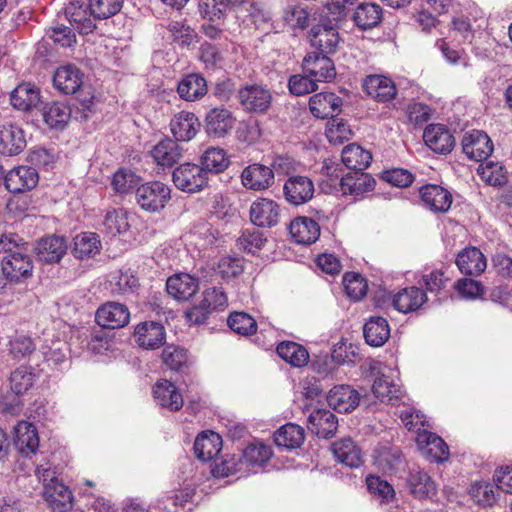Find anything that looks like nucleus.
I'll list each match as a JSON object with an SVG mask.
<instances>
[{"instance_id": "64", "label": "nucleus", "mask_w": 512, "mask_h": 512, "mask_svg": "<svg viewBox=\"0 0 512 512\" xmlns=\"http://www.w3.org/2000/svg\"><path fill=\"white\" fill-rule=\"evenodd\" d=\"M202 302L211 312L224 310L228 305L226 293L219 287L206 289L203 294Z\"/></svg>"}, {"instance_id": "40", "label": "nucleus", "mask_w": 512, "mask_h": 512, "mask_svg": "<svg viewBox=\"0 0 512 512\" xmlns=\"http://www.w3.org/2000/svg\"><path fill=\"white\" fill-rule=\"evenodd\" d=\"M342 163L351 170L364 171L372 161V155L357 144H350L343 148Z\"/></svg>"}, {"instance_id": "63", "label": "nucleus", "mask_w": 512, "mask_h": 512, "mask_svg": "<svg viewBox=\"0 0 512 512\" xmlns=\"http://www.w3.org/2000/svg\"><path fill=\"white\" fill-rule=\"evenodd\" d=\"M288 87L290 92L296 96L306 95L318 89L317 82L307 74L291 76Z\"/></svg>"}, {"instance_id": "48", "label": "nucleus", "mask_w": 512, "mask_h": 512, "mask_svg": "<svg viewBox=\"0 0 512 512\" xmlns=\"http://www.w3.org/2000/svg\"><path fill=\"white\" fill-rule=\"evenodd\" d=\"M24 130H0V153L12 156L26 147Z\"/></svg>"}, {"instance_id": "34", "label": "nucleus", "mask_w": 512, "mask_h": 512, "mask_svg": "<svg viewBox=\"0 0 512 512\" xmlns=\"http://www.w3.org/2000/svg\"><path fill=\"white\" fill-rule=\"evenodd\" d=\"M426 300L427 296L422 289L409 287L394 296L393 306L399 312L408 313L419 309Z\"/></svg>"}, {"instance_id": "54", "label": "nucleus", "mask_w": 512, "mask_h": 512, "mask_svg": "<svg viewBox=\"0 0 512 512\" xmlns=\"http://www.w3.org/2000/svg\"><path fill=\"white\" fill-rule=\"evenodd\" d=\"M124 0H90L89 10L95 19L105 20L120 12Z\"/></svg>"}, {"instance_id": "35", "label": "nucleus", "mask_w": 512, "mask_h": 512, "mask_svg": "<svg viewBox=\"0 0 512 512\" xmlns=\"http://www.w3.org/2000/svg\"><path fill=\"white\" fill-rule=\"evenodd\" d=\"M332 450L337 460L348 467L356 468L362 464L361 449L351 438H344L333 443Z\"/></svg>"}, {"instance_id": "41", "label": "nucleus", "mask_w": 512, "mask_h": 512, "mask_svg": "<svg viewBox=\"0 0 512 512\" xmlns=\"http://www.w3.org/2000/svg\"><path fill=\"white\" fill-rule=\"evenodd\" d=\"M101 241L93 232H83L74 238L73 255L77 259L92 258L100 252Z\"/></svg>"}, {"instance_id": "18", "label": "nucleus", "mask_w": 512, "mask_h": 512, "mask_svg": "<svg viewBox=\"0 0 512 512\" xmlns=\"http://www.w3.org/2000/svg\"><path fill=\"white\" fill-rule=\"evenodd\" d=\"M326 397L329 406L341 413L354 410L360 400L359 393L349 385L333 387Z\"/></svg>"}, {"instance_id": "4", "label": "nucleus", "mask_w": 512, "mask_h": 512, "mask_svg": "<svg viewBox=\"0 0 512 512\" xmlns=\"http://www.w3.org/2000/svg\"><path fill=\"white\" fill-rule=\"evenodd\" d=\"M95 320L103 328L118 329L128 324L130 312L122 303L107 302L97 309Z\"/></svg>"}, {"instance_id": "61", "label": "nucleus", "mask_w": 512, "mask_h": 512, "mask_svg": "<svg viewBox=\"0 0 512 512\" xmlns=\"http://www.w3.org/2000/svg\"><path fill=\"white\" fill-rule=\"evenodd\" d=\"M343 282L347 295L351 299L360 300L366 295L367 283L361 275L356 273H346Z\"/></svg>"}, {"instance_id": "42", "label": "nucleus", "mask_w": 512, "mask_h": 512, "mask_svg": "<svg viewBox=\"0 0 512 512\" xmlns=\"http://www.w3.org/2000/svg\"><path fill=\"white\" fill-rule=\"evenodd\" d=\"M277 354L293 367H303L309 361L306 348L293 341H283L276 348Z\"/></svg>"}, {"instance_id": "2", "label": "nucleus", "mask_w": 512, "mask_h": 512, "mask_svg": "<svg viewBox=\"0 0 512 512\" xmlns=\"http://www.w3.org/2000/svg\"><path fill=\"white\" fill-rule=\"evenodd\" d=\"M170 188L161 181H149L135 190V200L139 207L154 213L161 211L171 198Z\"/></svg>"}, {"instance_id": "58", "label": "nucleus", "mask_w": 512, "mask_h": 512, "mask_svg": "<svg viewBox=\"0 0 512 512\" xmlns=\"http://www.w3.org/2000/svg\"><path fill=\"white\" fill-rule=\"evenodd\" d=\"M455 290L458 294L468 300L481 298L485 293L484 286L472 278H461L454 284Z\"/></svg>"}, {"instance_id": "49", "label": "nucleus", "mask_w": 512, "mask_h": 512, "mask_svg": "<svg viewBox=\"0 0 512 512\" xmlns=\"http://www.w3.org/2000/svg\"><path fill=\"white\" fill-rule=\"evenodd\" d=\"M272 454L270 446L264 443L254 442L243 450L242 457L239 461L240 463H245L247 466L261 467L270 460Z\"/></svg>"}, {"instance_id": "12", "label": "nucleus", "mask_w": 512, "mask_h": 512, "mask_svg": "<svg viewBox=\"0 0 512 512\" xmlns=\"http://www.w3.org/2000/svg\"><path fill=\"white\" fill-rule=\"evenodd\" d=\"M406 484L410 494L419 500L431 499L437 494V486L427 472L419 467L409 470Z\"/></svg>"}, {"instance_id": "43", "label": "nucleus", "mask_w": 512, "mask_h": 512, "mask_svg": "<svg viewBox=\"0 0 512 512\" xmlns=\"http://www.w3.org/2000/svg\"><path fill=\"white\" fill-rule=\"evenodd\" d=\"M200 167H203L206 176L208 173L219 174L226 170L229 159L226 151L219 147H209L200 157Z\"/></svg>"}, {"instance_id": "30", "label": "nucleus", "mask_w": 512, "mask_h": 512, "mask_svg": "<svg viewBox=\"0 0 512 512\" xmlns=\"http://www.w3.org/2000/svg\"><path fill=\"white\" fill-rule=\"evenodd\" d=\"M375 464L384 473L394 474L405 467L402 451L395 446H382L377 450Z\"/></svg>"}, {"instance_id": "15", "label": "nucleus", "mask_w": 512, "mask_h": 512, "mask_svg": "<svg viewBox=\"0 0 512 512\" xmlns=\"http://www.w3.org/2000/svg\"><path fill=\"white\" fill-rule=\"evenodd\" d=\"M342 99L334 93H317L310 97L311 113L320 119L333 118L341 112Z\"/></svg>"}, {"instance_id": "7", "label": "nucleus", "mask_w": 512, "mask_h": 512, "mask_svg": "<svg viewBox=\"0 0 512 512\" xmlns=\"http://www.w3.org/2000/svg\"><path fill=\"white\" fill-rule=\"evenodd\" d=\"M250 220L251 222L262 228H272L280 221V207L279 205L267 198H259L254 201L250 206Z\"/></svg>"}, {"instance_id": "26", "label": "nucleus", "mask_w": 512, "mask_h": 512, "mask_svg": "<svg viewBox=\"0 0 512 512\" xmlns=\"http://www.w3.org/2000/svg\"><path fill=\"white\" fill-rule=\"evenodd\" d=\"M289 232L296 243L310 245L320 236L319 224L308 217H298L289 225Z\"/></svg>"}, {"instance_id": "59", "label": "nucleus", "mask_w": 512, "mask_h": 512, "mask_svg": "<svg viewBox=\"0 0 512 512\" xmlns=\"http://www.w3.org/2000/svg\"><path fill=\"white\" fill-rule=\"evenodd\" d=\"M473 500L482 506H491L496 501L494 486L488 482H476L469 491Z\"/></svg>"}, {"instance_id": "17", "label": "nucleus", "mask_w": 512, "mask_h": 512, "mask_svg": "<svg viewBox=\"0 0 512 512\" xmlns=\"http://www.w3.org/2000/svg\"><path fill=\"white\" fill-rule=\"evenodd\" d=\"M208 92L206 79L199 73L184 75L177 85L179 97L188 102L202 99Z\"/></svg>"}, {"instance_id": "5", "label": "nucleus", "mask_w": 512, "mask_h": 512, "mask_svg": "<svg viewBox=\"0 0 512 512\" xmlns=\"http://www.w3.org/2000/svg\"><path fill=\"white\" fill-rule=\"evenodd\" d=\"M39 181L37 170L31 166H18L4 177L6 189L11 193H24L35 188Z\"/></svg>"}, {"instance_id": "20", "label": "nucleus", "mask_w": 512, "mask_h": 512, "mask_svg": "<svg viewBox=\"0 0 512 512\" xmlns=\"http://www.w3.org/2000/svg\"><path fill=\"white\" fill-rule=\"evenodd\" d=\"M310 431L321 438H331L335 435L338 428V419L336 415L326 409L314 410L308 418Z\"/></svg>"}, {"instance_id": "27", "label": "nucleus", "mask_w": 512, "mask_h": 512, "mask_svg": "<svg viewBox=\"0 0 512 512\" xmlns=\"http://www.w3.org/2000/svg\"><path fill=\"white\" fill-rule=\"evenodd\" d=\"M245 187L253 190L268 188L274 180L273 171L262 164H252L246 167L241 175Z\"/></svg>"}, {"instance_id": "9", "label": "nucleus", "mask_w": 512, "mask_h": 512, "mask_svg": "<svg viewBox=\"0 0 512 512\" xmlns=\"http://www.w3.org/2000/svg\"><path fill=\"white\" fill-rule=\"evenodd\" d=\"M462 150L475 161L486 160L493 152V143L483 130H472L462 139Z\"/></svg>"}, {"instance_id": "24", "label": "nucleus", "mask_w": 512, "mask_h": 512, "mask_svg": "<svg viewBox=\"0 0 512 512\" xmlns=\"http://www.w3.org/2000/svg\"><path fill=\"white\" fill-rule=\"evenodd\" d=\"M420 196L427 207L435 212H446L452 204V195L445 188L428 184L420 188Z\"/></svg>"}, {"instance_id": "47", "label": "nucleus", "mask_w": 512, "mask_h": 512, "mask_svg": "<svg viewBox=\"0 0 512 512\" xmlns=\"http://www.w3.org/2000/svg\"><path fill=\"white\" fill-rule=\"evenodd\" d=\"M65 15L69 20L70 24L80 33L89 34L96 28L95 23L87 15V11L83 4L71 3L69 7L65 9Z\"/></svg>"}, {"instance_id": "46", "label": "nucleus", "mask_w": 512, "mask_h": 512, "mask_svg": "<svg viewBox=\"0 0 512 512\" xmlns=\"http://www.w3.org/2000/svg\"><path fill=\"white\" fill-rule=\"evenodd\" d=\"M409 122L415 126L425 128H443L440 124L429 123L435 114V110L429 105L421 102H413L407 106L406 110Z\"/></svg>"}, {"instance_id": "39", "label": "nucleus", "mask_w": 512, "mask_h": 512, "mask_svg": "<svg viewBox=\"0 0 512 512\" xmlns=\"http://www.w3.org/2000/svg\"><path fill=\"white\" fill-rule=\"evenodd\" d=\"M304 439V429L292 423L280 427L274 433L275 444L288 450L299 448L303 444Z\"/></svg>"}, {"instance_id": "28", "label": "nucleus", "mask_w": 512, "mask_h": 512, "mask_svg": "<svg viewBox=\"0 0 512 512\" xmlns=\"http://www.w3.org/2000/svg\"><path fill=\"white\" fill-rule=\"evenodd\" d=\"M40 90L31 83L19 84L11 93V105L20 111L28 112L40 102Z\"/></svg>"}, {"instance_id": "45", "label": "nucleus", "mask_w": 512, "mask_h": 512, "mask_svg": "<svg viewBox=\"0 0 512 512\" xmlns=\"http://www.w3.org/2000/svg\"><path fill=\"white\" fill-rule=\"evenodd\" d=\"M372 392L381 402L392 405H395L402 395L400 388L385 375L375 378L372 385Z\"/></svg>"}, {"instance_id": "57", "label": "nucleus", "mask_w": 512, "mask_h": 512, "mask_svg": "<svg viewBox=\"0 0 512 512\" xmlns=\"http://www.w3.org/2000/svg\"><path fill=\"white\" fill-rule=\"evenodd\" d=\"M266 242L263 233L256 229H246L237 240L239 249L248 253H256L261 250Z\"/></svg>"}, {"instance_id": "50", "label": "nucleus", "mask_w": 512, "mask_h": 512, "mask_svg": "<svg viewBox=\"0 0 512 512\" xmlns=\"http://www.w3.org/2000/svg\"><path fill=\"white\" fill-rule=\"evenodd\" d=\"M41 114L44 122L50 128H55L67 124L71 116V109L64 103L52 102L43 107Z\"/></svg>"}, {"instance_id": "21", "label": "nucleus", "mask_w": 512, "mask_h": 512, "mask_svg": "<svg viewBox=\"0 0 512 512\" xmlns=\"http://www.w3.org/2000/svg\"><path fill=\"white\" fill-rule=\"evenodd\" d=\"M53 83L63 94H75L83 86V73L76 66H62L56 70Z\"/></svg>"}, {"instance_id": "13", "label": "nucleus", "mask_w": 512, "mask_h": 512, "mask_svg": "<svg viewBox=\"0 0 512 512\" xmlns=\"http://www.w3.org/2000/svg\"><path fill=\"white\" fill-rule=\"evenodd\" d=\"M311 44L320 54L329 55L337 51L340 37L331 24H318L311 29Z\"/></svg>"}, {"instance_id": "14", "label": "nucleus", "mask_w": 512, "mask_h": 512, "mask_svg": "<svg viewBox=\"0 0 512 512\" xmlns=\"http://www.w3.org/2000/svg\"><path fill=\"white\" fill-rule=\"evenodd\" d=\"M43 496L49 508L54 512H68L72 509V492L62 482L45 484Z\"/></svg>"}, {"instance_id": "56", "label": "nucleus", "mask_w": 512, "mask_h": 512, "mask_svg": "<svg viewBox=\"0 0 512 512\" xmlns=\"http://www.w3.org/2000/svg\"><path fill=\"white\" fill-rule=\"evenodd\" d=\"M477 172L481 179L489 185L502 186L507 182L504 168L499 163L489 161L485 165H480Z\"/></svg>"}, {"instance_id": "37", "label": "nucleus", "mask_w": 512, "mask_h": 512, "mask_svg": "<svg viewBox=\"0 0 512 512\" xmlns=\"http://www.w3.org/2000/svg\"><path fill=\"white\" fill-rule=\"evenodd\" d=\"M425 144L434 152L448 154L456 144L451 130H423Z\"/></svg>"}, {"instance_id": "11", "label": "nucleus", "mask_w": 512, "mask_h": 512, "mask_svg": "<svg viewBox=\"0 0 512 512\" xmlns=\"http://www.w3.org/2000/svg\"><path fill=\"white\" fill-rule=\"evenodd\" d=\"M134 338L140 347L154 350L164 344L166 338L165 328L159 322L145 321L136 326Z\"/></svg>"}, {"instance_id": "29", "label": "nucleus", "mask_w": 512, "mask_h": 512, "mask_svg": "<svg viewBox=\"0 0 512 512\" xmlns=\"http://www.w3.org/2000/svg\"><path fill=\"white\" fill-rule=\"evenodd\" d=\"M366 343L372 347H381L390 337L388 321L380 316H371L363 326Z\"/></svg>"}, {"instance_id": "52", "label": "nucleus", "mask_w": 512, "mask_h": 512, "mask_svg": "<svg viewBox=\"0 0 512 512\" xmlns=\"http://www.w3.org/2000/svg\"><path fill=\"white\" fill-rule=\"evenodd\" d=\"M227 324L232 331L243 336L253 335L257 331L256 320L245 312H232L227 319Z\"/></svg>"}, {"instance_id": "53", "label": "nucleus", "mask_w": 512, "mask_h": 512, "mask_svg": "<svg viewBox=\"0 0 512 512\" xmlns=\"http://www.w3.org/2000/svg\"><path fill=\"white\" fill-rule=\"evenodd\" d=\"M367 489L381 503H389L395 498L393 486L377 475H369L366 478Z\"/></svg>"}, {"instance_id": "44", "label": "nucleus", "mask_w": 512, "mask_h": 512, "mask_svg": "<svg viewBox=\"0 0 512 512\" xmlns=\"http://www.w3.org/2000/svg\"><path fill=\"white\" fill-rule=\"evenodd\" d=\"M381 19L382 8L375 3L360 4L353 14L355 24L362 30L377 26Z\"/></svg>"}, {"instance_id": "25", "label": "nucleus", "mask_w": 512, "mask_h": 512, "mask_svg": "<svg viewBox=\"0 0 512 512\" xmlns=\"http://www.w3.org/2000/svg\"><path fill=\"white\" fill-rule=\"evenodd\" d=\"M166 289L175 299L188 300L198 291L199 281L189 274L180 273L168 278Z\"/></svg>"}, {"instance_id": "38", "label": "nucleus", "mask_w": 512, "mask_h": 512, "mask_svg": "<svg viewBox=\"0 0 512 512\" xmlns=\"http://www.w3.org/2000/svg\"><path fill=\"white\" fill-rule=\"evenodd\" d=\"M152 156L158 165L171 167L180 160L182 148L173 139L166 138L154 147Z\"/></svg>"}, {"instance_id": "51", "label": "nucleus", "mask_w": 512, "mask_h": 512, "mask_svg": "<svg viewBox=\"0 0 512 512\" xmlns=\"http://www.w3.org/2000/svg\"><path fill=\"white\" fill-rule=\"evenodd\" d=\"M162 361L167 368L176 372H185L190 365L187 350L172 345L163 349Z\"/></svg>"}, {"instance_id": "36", "label": "nucleus", "mask_w": 512, "mask_h": 512, "mask_svg": "<svg viewBox=\"0 0 512 512\" xmlns=\"http://www.w3.org/2000/svg\"><path fill=\"white\" fill-rule=\"evenodd\" d=\"M384 83V102L391 101L397 94L395 83L388 77L382 75H369L363 80L362 87L366 94L372 99H381L379 94L380 85Z\"/></svg>"}, {"instance_id": "16", "label": "nucleus", "mask_w": 512, "mask_h": 512, "mask_svg": "<svg viewBox=\"0 0 512 512\" xmlns=\"http://www.w3.org/2000/svg\"><path fill=\"white\" fill-rule=\"evenodd\" d=\"M14 445L17 451L23 456H30L36 453L39 447V437L35 426L26 421H20L14 428Z\"/></svg>"}, {"instance_id": "19", "label": "nucleus", "mask_w": 512, "mask_h": 512, "mask_svg": "<svg viewBox=\"0 0 512 512\" xmlns=\"http://www.w3.org/2000/svg\"><path fill=\"white\" fill-rule=\"evenodd\" d=\"M456 265L462 274L479 276L485 271L487 262L478 248L467 247L457 254Z\"/></svg>"}, {"instance_id": "6", "label": "nucleus", "mask_w": 512, "mask_h": 512, "mask_svg": "<svg viewBox=\"0 0 512 512\" xmlns=\"http://www.w3.org/2000/svg\"><path fill=\"white\" fill-rule=\"evenodd\" d=\"M241 106L248 112L264 113L272 101V95L268 89L259 85H247L238 92Z\"/></svg>"}, {"instance_id": "22", "label": "nucleus", "mask_w": 512, "mask_h": 512, "mask_svg": "<svg viewBox=\"0 0 512 512\" xmlns=\"http://www.w3.org/2000/svg\"><path fill=\"white\" fill-rule=\"evenodd\" d=\"M154 398L157 403L170 411L182 408L184 400L178 388L172 382L163 379L156 382L153 387Z\"/></svg>"}, {"instance_id": "55", "label": "nucleus", "mask_w": 512, "mask_h": 512, "mask_svg": "<svg viewBox=\"0 0 512 512\" xmlns=\"http://www.w3.org/2000/svg\"><path fill=\"white\" fill-rule=\"evenodd\" d=\"M33 383L34 373L27 366H20L11 373V389L17 395L26 393L33 386Z\"/></svg>"}, {"instance_id": "8", "label": "nucleus", "mask_w": 512, "mask_h": 512, "mask_svg": "<svg viewBox=\"0 0 512 512\" xmlns=\"http://www.w3.org/2000/svg\"><path fill=\"white\" fill-rule=\"evenodd\" d=\"M302 68L305 74L316 82L331 81L336 76L333 61L328 55L313 52L303 59Z\"/></svg>"}, {"instance_id": "1", "label": "nucleus", "mask_w": 512, "mask_h": 512, "mask_svg": "<svg viewBox=\"0 0 512 512\" xmlns=\"http://www.w3.org/2000/svg\"><path fill=\"white\" fill-rule=\"evenodd\" d=\"M34 263L27 246L19 251L4 255L1 271L10 284H21L33 277Z\"/></svg>"}, {"instance_id": "33", "label": "nucleus", "mask_w": 512, "mask_h": 512, "mask_svg": "<svg viewBox=\"0 0 512 512\" xmlns=\"http://www.w3.org/2000/svg\"><path fill=\"white\" fill-rule=\"evenodd\" d=\"M418 445L425 449L429 455L436 462H443L448 459L449 449L444 440L436 434L428 431H423L417 435Z\"/></svg>"}, {"instance_id": "23", "label": "nucleus", "mask_w": 512, "mask_h": 512, "mask_svg": "<svg viewBox=\"0 0 512 512\" xmlns=\"http://www.w3.org/2000/svg\"><path fill=\"white\" fill-rule=\"evenodd\" d=\"M375 179L363 171L347 173L340 179V188L343 194L359 196L372 191L375 187Z\"/></svg>"}, {"instance_id": "32", "label": "nucleus", "mask_w": 512, "mask_h": 512, "mask_svg": "<svg viewBox=\"0 0 512 512\" xmlns=\"http://www.w3.org/2000/svg\"><path fill=\"white\" fill-rule=\"evenodd\" d=\"M222 448V438L215 432L199 434L194 442V452L201 461L215 459Z\"/></svg>"}, {"instance_id": "62", "label": "nucleus", "mask_w": 512, "mask_h": 512, "mask_svg": "<svg viewBox=\"0 0 512 512\" xmlns=\"http://www.w3.org/2000/svg\"><path fill=\"white\" fill-rule=\"evenodd\" d=\"M104 226L111 235L126 232L129 228L126 213L123 210L108 211L104 219Z\"/></svg>"}, {"instance_id": "31", "label": "nucleus", "mask_w": 512, "mask_h": 512, "mask_svg": "<svg viewBox=\"0 0 512 512\" xmlns=\"http://www.w3.org/2000/svg\"><path fill=\"white\" fill-rule=\"evenodd\" d=\"M37 250L41 260L57 263L66 254L67 241L64 237L50 235L39 241Z\"/></svg>"}, {"instance_id": "3", "label": "nucleus", "mask_w": 512, "mask_h": 512, "mask_svg": "<svg viewBox=\"0 0 512 512\" xmlns=\"http://www.w3.org/2000/svg\"><path fill=\"white\" fill-rule=\"evenodd\" d=\"M172 180L179 190L196 193L207 187L209 179L200 165L184 163L174 169Z\"/></svg>"}, {"instance_id": "10", "label": "nucleus", "mask_w": 512, "mask_h": 512, "mask_svg": "<svg viewBox=\"0 0 512 512\" xmlns=\"http://www.w3.org/2000/svg\"><path fill=\"white\" fill-rule=\"evenodd\" d=\"M285 199L292 205H302L310 201L314 195V184L307 176L289 177L283 187Z\"/></svg>"}, {"instance_id": "60", "label": "nucleus", "mask_w": 512, "mask_h": 512, "mask_svg": "<svg viewBox=\"0 0 512 512\" xmlns=\"http://www.w3.org/2000/svg\"><path fill=\"white\" fill-rule=\"evenodd\" d=\"M283 20L293 29H304L308 26L309 14L300 5H288L283 11Z\"/></svg>"}]
</instances>
